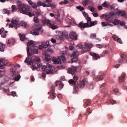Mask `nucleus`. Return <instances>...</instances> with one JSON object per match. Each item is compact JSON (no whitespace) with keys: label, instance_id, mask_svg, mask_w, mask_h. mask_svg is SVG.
Returning <instances> with one entry per match:
<instances>
[{"label":"nucleus","instance_id":"72a5a7b5","mask_svg":"<svg viewBox=\"0 0 127 127\" xmlns=\"http://www.w3.org/2000/svg\"><path fill=\"white\" fill-rule=\"evenodd\" d=\"M45 5H46V4H45L44 2H41L40 1H38L37 2V5L38 7L42 6L43 7H44V6Z\"/></svg>","mask_w":127,"mask_h":127},{"label":"nucleus","instance_id":"a19ab883","mask_svg":"<svg viewBox=\"0 0 127 127\" xmlns=\"http://www.w3.org/2000/svg\"><path fill=\"white\" fill-rule=\"evenodd\" d=\"M20 25L22 26H24L25 28H26L27 26V24L25 22L23 21H21L20 23Z\"/></svg>","mask_w":127,"mask_h":127},{"label":"nucleus","instance_id":"9d476101","mask_svg":"<svg viewBox=\"0 0 127 127\" xmlns=\"http://www.w3.org/2000/svg\"><path fill=\"white\" fill-rule=\"evenodd\" d=\"M36 60V61L37 62H39L40 61V58L38 57H35L34 56H32L28 64L32 65L33 64V62L35 61V60Z\"/></svg>","mask_w":127,"mask_h":127},{"label":"nucleus","instance_id":"864d4df0","mask_svg":"<svg viewBox=\"0 0 127 127\" xmlns=\"http://www.w3.org/2000/svg\"><path fill=\"white\" fill-rule=\"evenodd\" d=\"M112 38L113 39L115 40L116 41L117 39L118 38V37L116 35H113L112 36Z\"/></svg>","mask_w":127,"mask_h":127},{"label":"nucleus","instance_id":"bb28decb","mask_svg":"<svg viewBox=\"0 0 127 127\" xmlns=\"http://www.w3.org/2000/svg\"><path fill=\"white\" fill-rule=\"evenodd\" d=\"M89 9L93 12H96V9L95 8L91 6H88Z\"/></svg>","mask_w":127,"mask_h":127},{"label":"nucleus","instance_id":"79ce46f5","mask_svg":"<svg viewBox=\"0 0 127 127\" xmlns=\"http://www.w3.org/2000/svg\"><path fill=\"white\" fill-rule=\"evenodd\" d=\"M91 101L89 99H88L86 100V102H85V104H84V105L86 106V107L87 106V105H88L90 103H91Z\"/></svg>","mask_w":127,"mask_h":127},{"label":"nucleus","instance_id":"5701e85b","mask_svg":"<svg viewBox=\"0 0 127 127\" xmlns=\"http://www.w3.org/2000/svg\"><path fill=\"white\" fill-rule=\"evenodd\" d=\"M15 42V40L12 38H10L8 41V44L11 46L13 45Z\"/></svg>","mask_w":127,"mask_h":127},{"label":"nucleus","instance_id":"0e129e2a","mask_svg":"<svg viewBox=\"0 0 127 127\" xmlns=\"http://www.w3.org/2000/svg\"><path fill=\"white\" fill-rule=\"evenodd\" d=\"M105 85V84L104 83L101 85L100 86V88L101 90H103L104 88V86Z\"/></svg>","mask_w":127,"mask_h":127},{"label":"nucleus","instance_id":"412c9836","mask_svg":"<svg viewBox=\"0 0 127 127\" xmlns=\"http://www.w3.org/2000/svg\"><path fill=\"white\" fill-rule=\"evenodd\" d=\"M87 23L88 24L89 26H92L97 24V22L96 21H95L93 22H91V18H90V21H89H89Z\"/></svg>","mask_w":127,"mask_h":127},{"label":"nucleus","instance_id":"4d7b16f0","mask_svg":"<svg viewBox=\"0 0 127 127\" xmlns=\"http://www.w3.org/2000/svg\"><path fill=\"white\" fill-rule=\"evenodd\" d=\"M4 91L6 93H7L8 94H9V92L8 87H7V88L6 89H4Z\"/></svg>","mask_w":127,"mask_h":127},{"label":"nucleus","instance_id":"393cba45","mask_svg":"<svg viewBox=\"0 0 127 127\" xmlns=\"http://www.w3.org/2000/svg\"><path fill=\"white\" fill-rule=\"evenodd\" d=\"M82 2L83 5L84 6H86L90 3L89 0H82Z\"/></svg>","mask_w":127,"mask_h":127},{"label":"nucleus","instance_id":"b1692460","mask_svg":"<svg viewBox=\"0 0 127 127\" xmlns=\"http://www.w3.org/2000/svg\"><path fill=\"white\" fill-rule=\"evenodd\" d=\"M83 14L84 17H85L86 19L87 20V22H88L89 21H90L91 18L89 16L88 13L84 12H83Z\"/></svg>","mask_w":127,"mask_h":127},{"label":"nucleus","instance_id":"a878e982","mask_svg":"<svg viewBox=\"0 0 127 127\" xmlns=\"http://www.w3.org/2000/svg\"><path fill=\"white\" fill-rule=\"evenodd\" d=\"M91 55L93 57V59L95 60H97L98 58H99L100 57L99 56L95 53H92Z\"/></svg>","mask_w":127,"mask_h":127},{"label":"nucleus","instance_id":"4be33fe9","mask_svg":"<svg viewBox=\"0 0 127 127\" xmlns=\"http://www.w3.org/2000/svg\"><path fill=\"white\" fill-rule=\"evenodd\" d=\"M4 60L2 59H0V68H2L5 67Z\"/></svg>","mask_w":127,"mask_h":127},{"label":"nucleus","instance_id":"680f3d73","mask_svg":"<svg viewBox=\"0 0 127 127\" xmlns=\"http://www.w3.org/2000/svg\"><path fill=\"white\" fill-rule=\"evenodd\" d=\"M120 55L121 56V59H124L126 57V56L124 54H121Z\"/></svg>","mask_w":127,"mask_h":127},{"label":"nucleus","instance_id":"37998d69","mask_svg":"<svg viewBox=\"0 0 127 127\" xmlns=\"http://www.w3.org/2000/svg\"><path fill=\"white\" fill-rule=\"evenodd\" d=\"M12 10V12H13L15 11L16 10V5H13L11 6Z\"/></svg>","mask_w":127,"mask_h":127},{"label":"nucleus","instance_id":"603ef678","mask_svg":"<svg viewBox=\"0 0 127 127\" xmlns=\"http://www.w3.org/2000/svg\"><path fill=\"white\" fill-rule=\"evenodd\" d=\"M47 51L48 52H49L50 53H53V50L51 49L50 48H47Z\"/></svg>","mask_w":127,"mask_h":127},{"label":"nucleus","instance_id":"e433bc0d","mask_svg":"<svg viewBox=\"0 0 127 127\" xmlns=\"http://www.w3.org/2000/svg\"><path fill=\"white\" fill-rule=\"evenodd\" d=\"M10 12V10H7L6 9H4L3 10V14H7L8 15H9Z\"/></svg>","mask_w":127,"mask_h":127},{"label":"nucleus","instance_id":"6ab92c4d","mask_svg":"<svg viewBox=\"0 0 127 127\" xmlns=\"http://www.w3.org/2000/svg\"><path fill=\"white\" fill-rule=\"evenodd\" d=\"M103 78V75L98 76L97 75L95 76V77H93V79L94 80L97 81L102 80Z\"/></svg>","mask_w":127,"mask_h":127},{"label":"nucleus","instance_id":"338daca9","mask_svg":"<svg viewBox=\"0 0 127 127\" xmlns=\"http://www.w3.org/2000/svg\"><path fill=\"white\" fill-rule=\"evenodd\" d=\"M117 41L119 43L122 44V41L121 39L120 38H118L117 39Z\"/></svg>","mask_w":127,"mask_h":127},{"label":"nucleus","instance_id":"bf43d9fd","mask_svg":"<svg viewBox=\"0 0 127 127\" xmlns=\"http://www.w3.org/2000/svg\"><path fill=\"white\" fill-rule=\"evenodd\" d=\"M116 101H115L113 100V99H110V103L112 104H115L116 103Z\"/></svg>","mask_w":127,"mask_h":127},{"label":"nucleus","instance_id":"7ed1b4c3","mask_svg":"<svg viewBox=\"0 0 127 127\" xmlns=\"http://www.w3.org/2000/svg\"><path fill=\"white\" fill-rule=\"evenodd\" d=\"M66 52V51H62L60 53V56L58 57L57 58L53 57L52 59V61L53 63L55 64H60L61 63V59L63 62L65 61L66 60L65 58L64 55Z\"/></svg>","mask_w":127,"mask_h":127},{"label":"nucleus","instance_id":"a211bd4d","mask_svg":"<svg viewBox=\"0 0 127 127\" xmlns=\"http://www.w3.org/2000/svg\"><path fill=\"white\" fill-rule=\"evenodd\" d=\"M41 28V25H36L33 26L32 28L33 30L37 31L40 29Z\"/></svg>","mask_w":127,"mask_h":127},{"label":"nucleus","instance_id":"c9c22d12","mask_svg":"<svg viewBox=\"0 0 127 127\" xmlns=\"http://www.w3.org/2000/svg\"><path fill=\"white\" fill-rule=\"evenodd\" d=\"M21 77L20 75H19L17 74V75L13 78V79L15 81H18L20 79Z\"/></svg>","mask_w":127,"mask_h":127},{"label":"nucleus","instance_id":"c03bdc74","mask_svg":"<svg viewBox=\"0 0 127 127\" xmlns=\"http://www.w3.org/2000/svg\"><path fill=\"white\" fill-rule=\"evenodd\" d=\"M49 55H47L46 56H45V60L46 61H49L51 59L49 57Z\"/></svg>","mask_w":127,"mask_h":127},{"label":"nucleus","instance_id":"1a4fd4ad","mask_svg":"<svg viewBox=\"0 0 127 127\" xmlns=\"http://www.w3.org/2000/svg\"><path fill=\"white\" fill-rule=\"evenodd\" d=\"M54 89L55 87L52 86L51 87V91L48 92V94L50 95V96L48 97L49 99H50V97H51L53 99L55 98L56 95V94L54 92Z\"/></svg>","mask_w":127,"mask_h":127},{"label":"nucleus","instance_id":"e2e57ef3","mask_svg":"<svg viewBox=\"0 0 127 127\" xmlns=\"http://www.w3.org/2000/svg\"><path fill=\"white\" fill-rule=\"evenodd\" d=\"M5 72L3 71H0V77L4 75Z\"/></svg>","mask_w":127,"mask_h":127},{"label":"nucleus","instance_id":"2eb2a0df","mask_svg":"<svg viewBox=\"0 0 127 127\" xmlns=\"http://www.w3.org/2000/svg\"><path fill=\"white\" fill-rule=\"evenodd\" d=\"M70 38L73 40H76L77 38V35L76 33L74 32H72L69 34Z\"/></svg>","mask_w":127,"mask_h":127},{"label":"nucleus","instance_id":"a18cd8bd","mask_svg":"<svg viewBox=\"0 0 127 127\" xmlns=\"http://www.w3.org/2000/svg\"><path fill=\"white\" fill-rule=\"evenodd\" d=\"M17 5L18 6V8L20 6H22L23 5H24V4H22V2L20 0H18V1L17 2Z\"/></svg>","mask_w":127,"mask_h":127},{"label":"nucleus","instance_id":"6e6552de","mask_svg":"<svg viewBox=\"0 0 127 127\" xmlns=\"http://www.w3.org/2000/svg\"><path fill=\"white\" fill-rule=\"evenodd\" d=\"M79 55V53L76 51L74 52L71 56L72 62V63L76 61L77 60V56Z\"/></svg>","mask_w":127,"mask_h":127},{"label":"nucleus","instance_id":"cd10ccee","mask_svg":"<svg viewBox=\"0 0 127 127\" xmlns=\"http://www.w3.org/2000/svg\"><path fill=\"white\" fill-rule=\"evenodd\" d=\"M125 74L122 75L119 78V81L120 82H122L124 81V80L125 78Z\"/></svg>","mask_w":127,"mask_h":127},{"label":"nucleus","instance_id":"052dcab7","mask_svg":"<svg viewBox=\"0 0 127 127\" xmlns=\"http://www.w3.org/2000/svg\"><path fill=\"white\" fill-rule=\"evenodd\" d=\"M11 94L13 96H15L17 95L16 92L14 91L11 92Z\"/></svg>","mask_w":127,"mask_h":127},{"label":"nucleus","instance_id":"0eeeda50","mask_svg":"<svg viewBox=\"0 0 127 127\" xmlns=\"http://www.w3.org/2000/svg\"><path fill=\"white\" fill-rule=\"evenodd\" d=\"M115 13L112 12L109 13L108 15L107 14H102L100 16L101 18H103L108 21H110L111 20V18L112 16L115 15Z\"/></svg>","mask_w":127,"mask_h":127},{"label":"nucleus","instance_id":"9b49d317","mask_svg":"<svg viewBox=\"0 0 127 127\" xmlns=\"http://www.w3.org/2000/svg\"><path fill=\"white\" fill-rule=\"evenodd\" d=\"M77 68L76 67L71 66L69 68L68 70V72L69 73H71L72 75L77 71Z\"/></svg>","mask_w":127,"mask_h":127},{"label":"nucleus","instance_id":"423d86ee","mask_svg":"<svg viewBox=\"0 0 127 127\" xmlns=\"http://www.w3.org/2000/svg\"><path fill=\"white\" fill-rule=\"evenodd\" d=\"M41 22L44 25L47 24L49 28H51L52 30L56 29L58 28L56 25L55 23L51 24L50 21L48 19H44L42 20Z\"/></svg>","mask_w":127,"mask_h":127},{"label":"nucleus","instance_id":"69168bd1","mask_svg":"<svg viewBox=\"0 0 127 127\" xmlns=\"http://www.w3.org/2000/svg\"><path fill=\"white\" fill-rule=\"evenodd\" d=\"M6 34L4 33H2L1 34V36L2 37L5 38L6 36Z\"/></svg>","mask_w":127,"mask_h":127},{"label":"nucleus","instance_id":"2f4dec72","mask_svg":"<svg viewBox=\"0 0 127 127\" xmlns=\"http://www.w3.org/2000/svg\"><path fill=\"white\" fill-rule=\"evenodd\" d=\"M20 39L21 40L23 41L25 39V35L24 34H21L19 33V34Z\"/></svg>","mask_w":127,"mask_h":127},{"label":"nucleus","instance_id":"5fc2aeb1","mask_svg":"<svg viewBox=\"0 0 127 127\" xmlns=\"http://www.w3.org/2000/svg\"><path fill=\"white\" fill-rule=\"evenodd\" d=\"M64 86V84L60 82V84L59 85V89L60 90L61 89L63 88Z\"/></svg>","mask_w":127,"mask_h":127},{"label":"nucleus","instance_id":"473e14b6","mask_svg":"<svg viewBox=\"0 0 127 127\" xmlns=\"http://www.w3.org/2000/svg\"><path fill=\"white\" fill-rule=\"evenodd\" d=\"M49 41H47L44 43L42 42L41 43V44L43 45V47L44 48H47L49 46Z\"/></svg>","mask_w":127,"mask_h":127},{"label":"nucleus","instance_id":"dca6fc26","mask_svg":"<svg viewBox=\"0 0 127 127\" xmlns=\"http://www.w3.org/2000/svg\"><path fill=\"white\" fill-rule=\"evenodd\" d=\"M87 83V82L85 79H83L81 80L80 81L79 86L81 88H83L84 87Z\"/></svg>","mask_w":127,"mask_h":127},{"label":"nucleus","instance_id":"39448f33","mask_svg":"<svg viewBox=\"0 0 127 127\" xmlns=\"http://www.w3.org/2000/svg\"><path fill=\"white\" fill-rule=\"evenodd\" d=\"M93 46V44L91 43H85L84 44L83 47L82 44H78L76 47L78 48H82V49L81 52L82 53H83L86 51H90V48L92 47Z\"/></svg>","mask_w":127,"mask_h":127},{"label":"nucleus","instance_id":"f704fd0d","mask_svg":"<svg viewBox=\"0 0 127 127\" xmlns=\"http://www.w3.org/2000/svg\"><path fill=\"white\" fill-rule=\"evenodd\" d=\"M101 25L103 27L107 26H113V25L112 24L109 23H105V22H102L101 23Z\"/></svg>","mask_w":127,"mask_h":127},{"label":"nucleus","instance_id":"ddd939ff","mask_svg":"<svg viewBox=\"0 0 127 127\" xmlns=\"http://www.w3.org/2000/svg\"><path fill=\"white\" fill-rule=\"evenodd\" d=\"M73 78L75 81L72 79H70L69 81L68 82L70 85H73L76 84V81L78 79V78L76 75H74L73 77Z\"/></svg>","mask_w":127,"mask_h":127},{"label":"nucleus","instance_id":"6e6d98bb","mask_svg":"<svg viewBox=\"0 0 127 127\" xmlns=\"http://www.w3.org/2000/svg\"><path fill=\"white\" fill-rule=\"evenodd\" d=\"M42 54L43 55L45 56H46L47 55H48V54H47V53L46 51H42Z\"/></svg>","mask_w":127,"mask_h":127},{"label":"nucleus","instance_id":"774afa93","mask_svg":"<svg viewBox=\"0 0 127 127\" xmlns=\"http://www.w3.org/2000/svg\"><path fill=\"white\" fill-rule=\"evenodd\" d=\"M120 25L121 26H123L125 25V23L123 21H122L120 23Z\"/></svg>","mask_w":127,"mask_h":127},{"label":"nucleus","instance_id":"f03ea898","mask_svg":"<svg viewBox=\"0 0 127 127\" xmlns=\"http://www.w3.org/2000/svg\"><path fill=\"white\" fill-rule=\"evenodd\" d=\"M19 11L22 14H26L30 17L34 15L33 12H31L32 9L31 7L29 5H26L25 4L20 6L18 8Z\"/></svg>","mask_w":127,"mask_h":127},{"label":"nucleus","instance_id":"4468645a","mask_svg":"<svg viewBox=\"0 0 127 127\" xmlns=\"http://www.w3.org/2000/svg\"><path fill=\"white\" fill-rule=\"evenodd\" d=\"M57 5V3L55 2L48 3L47 4L44 5V7H50L51 8L53 9L56 7Z\"/></svg>","mask_w":127,"mask_h":127},{"label":"nucleus","instance_id":"09e8293b","mask_svg":"<svg viewBox=\"0 0 127 127\" xmlns=\"http://www.w3.org/2000/svg\"><path fill=\"white\" fill-rule=\"evenodd\" d=\"M32 65L31 67L33 70L37 69H38V67L32 64Z\"/></svg>","mask_w":127,"mask_h":127},{"label":"nucleus","instance_id":"ea45409f","mask_svg":"<svg viewBox=\"0 0 127 127\" xmlns=\"http://www.w3.org/2000/svg\"><path fill=\"white\" fill-rule=\"evenodd\" d=\"M102 5L103 7H108L109 6V3L108 2H107L106 1H105L102 3Z\"/></svg>","mask_w":127,"mask_h":127},{"label":"nucleus","instance_id":"8fccbe9b","mask_svg":"<svg viewBox=\"0 0 127 127\" xmlns=\"http://www.w3.org/2000/svg\"><path fill=\"white\" fill-rule=\"evenodd\" d=\"M96 35L95 33H92L91 34L90 37L92 39H93L95 38L96 37Z\"/></svg>","mask_w":127,"mask_h":127},{"label":"nucleus","instance_id":"58836bf2","mask_svg":"<svg viewBox=\"0 0 127 127\" xmlns=\"http://www.w3.org/2000/svg\"><path fill=\"white\" fill-rule=\"evenodd\" d=\"M112 21L113 24L114 25H116L119 23L120 22V21L115 19L113 21Z\"/></svg>","mask_w":127,"mask_h":127},{"label":"nucleus","instance_id":"3c124183","mask_svg":"<svg viewBox=\"0 0 127 127\" xmlns=\"http://www.w3.org/2000/svg\"><path fill=\"white\" fill-rule=\"evenodd\" d=\"M112 91L115 93H117L119 92V90L117 88H115L113 89Z\"/></svg>","mask_w":127,"mask_h":127},{"label":"nucleus","instance_id":"20e7f679","mask_svg":"<svg viewBox=\"0 0 127 127\" xmlns=\"http://www.w3.org/2000/svg\"><path fill=\"white\" fill-rule=\"evenodd\" d=\"M52 65L49 64H47L46 66L43 65L42 67V69L43 71L41 77L45 78L46 74L51 73L53 71V69L51 68L48 69L50 67H51Z\"/></svg>","mask_w":127,"mask_h":127},{"label":"nucleus","instance_id":"aec40b11","mask_svg":"<svg viewBox=\"0 0 127 127\" xmlns=\"http://www.w3.org/2000/svg\"><path fill=\"white\" fill-rule=\"evenodd\" d=\"M78 26L79 27L81 28H84L87 27L89 26L88 24L87 23H87H85L84 24L82 22H80L79 23Z\"/></svg>","mask_w":127,"mask_h":127},{"label":"nucleus","instance_id":"de8ad7c7","mask_svg":"<svg viewBox=\"0 0 127 127\" xmlns=\"http://www.w3.org/2000/svg\"><path fill=\"white\" fill-rule=\"evenodd\" d=\"M78 91V87L76 86H75L74 88V93H76Z\"/></svg>","mask_w":127,"mask_h":127},{"label":"nucleus","instance_id":"4c0bfd02","mask_svg":"<svg viewBox=\"0 0 127 127\" xmlns=\"http://www.w3.org/2000/svg\"><path fill=\"white\" fill-rule=\"evenodd\" d=\"M31 33L32 35H38L39 34V33L37 31H32L30 32Z\"/></svg>","mask_w":127,"mask_h":127},{"label":"nucleus","instance_id":"7c9ffc66","mask_svg":"<svg viewBox=\"0 0 127 127\" xmlns=\"http://www.w3.org/2000/svg\"><path fill=\"white\" fill-rule=\"evenodd\" d=\"M12 24H13L14 25L17 26L18 25V22L17 20L15 19H13L11 21Z\"/></svg>","mask_w":127,"mask_h":127},{"label":"nucleus","instance_id":"f257e3e1","mask_svg":"<svg viewBox=\"0 0 127 127\" xmlns=\"http://www.w3.org/2000/svg\"><path fill=\"white\" fill-rule=\"evenodd\" d=\"M28 48L27 49V57L25 61V63H28L29 59V57L32 54H36L38 53V49L35 48L34 46L33 42L32 40L29 41L27 43Z\"/></svg>","mask_w":127,"mask_h":127},{"label":"nucleus","instance_id":"13d9d810","mask_svg":"<svg viewBox=\"0 0 127 127\" xmlns=\"http://www.w3.org/2000/svg\"><path fill=\"white\" fill-rule=\"evenodd\" d=\"M34 21L35 22L37 23L39 21V20L36 17H34Z\"/></svg>","mask_w":127,"mask_h":127},{"label":"nucleus","instance_id":"f8f14e48","mask_svg":"<svg viewBox=\"0 0 127 127\" xmlns=\"http://www.w3.org/2000/svg\"><path fill=\"white\" fill-rule=\"evenodd\" d=\"M118 15L120 16L123 17H126L127 18V15L126 16V14L124 11H117L116 13ZM125 28L127 29V26H125Z\"/></svg>","mask_w":127,"mask_h":127},{"label":"nucleus","instance_id":"49530a36","mask_svg":"<svg viewBox=\"0 0 127 127\" xmlns=\"http://www.w3.org/2000/svg\"><path fill=\"white\" fill-rule=\"evenodd\" d=\"M32 7L33 8H36L37 7V5L36 2H33L32 4Z\"/></svg>","mask_w":127,"mask_h":127},{"label":"nucleus","instance_id":"f3484780","mask_svg":"<svg viewBox=\"0 0 127 127\" xmlns=\"http://www.w3.org/2000/svg\"><path fill=\"white\" fill-rule=\"evenodd\" d=\"M58 33L59 38H61L62 36H66L67 35V33L65 32H62L60 31L57 32Z\"/></svg>","mask_w":127,"mask_h":127},{"label":"nucleus","instance_id":"c85d7f7f","mask_svg":"<svg viewBox=\"0 0 127 127\" xmlns=\"http://www.w3.org/2000/svg\"><path fill=\"white\" fill-rule=\"evenodd\" d=\"M11 72L12 73V75L13 76L16 75L18 74V72L15 69L12 68L10 70Z\"/></svg>","mask_w":127,"mask_h":127},{"label":"nucleus","instance_id":"c756f323","mask_svg":"<svg viewBox=\"0 0 127 127\" xmlns=\"http://www.w3.org/2000/svg\"><path fill=\"white\" fill-rule=\"evenodd\" d=\"M5 46L4 44L2 43H0V46L2 47L0 48V51L3 52L4 51Z\"/></svg>","mask_w":127,"mask_h":127}]
</instances>
